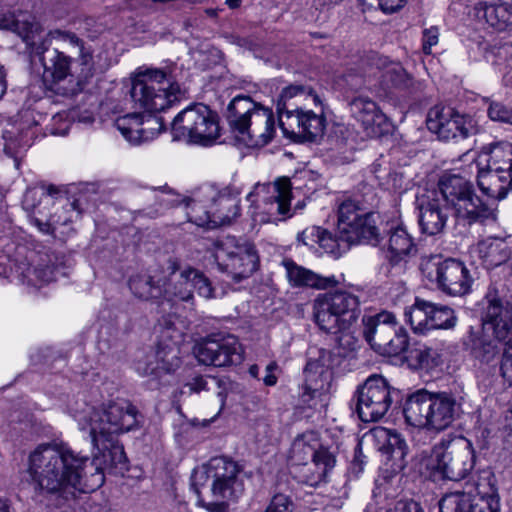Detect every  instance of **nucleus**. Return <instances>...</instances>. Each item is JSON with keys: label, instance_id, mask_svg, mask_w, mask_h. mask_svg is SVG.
Wrapping results in <instances>:
<instances>
[{"label": "nucleus", "instance_id": "nucleus-23", "mask_svg": "<svg viewBox=\"0 0 512 512\" xmlns=\"http://www.w3.org/2000/svg\"><path fill=\"white\" fill-rule=\"evenodd\" d=\"M315 107L318 111L297 108L281 113L279 126L284 136L294 141H313L321 137L326 126L321 99Z\"/></svg>", "mask_w": 512, "mask_h": 512}, {"label": "nucleus", "instance_id": "nucleus-22", "mask_svg": "<svg viewBox=\"0 0 512 512\" xmlns=\"http://www.w3.org/2000/svg\"><path fill=\"white\" fill-rule=\"evenodd\" d=\"M193 353L199 363L215 367L240 364L244 359L242 345L234 335H212L194 345Z\"/></svg>", "mask_w": 512, "mask_h": 512}, {"label": "nucleus", "instance_id": "nucleus-63", "mask_svg": "<svg viewBox=\"0 0 512 512\" xmlns=\"http://www.w3.org/2000/svg\"><path fill=\"white\" fill-rule=\"evenodd\" d=\"M80 121H83V122H86V123H90V122H92V117L91 116H86V117L80 119Z\"/></svg>", "mask_w": 512, "mask_h": 512}, {"label": "nucleus", "instance_id": "nucleus-8", "mask_svg": "<svg viewBox=\"0 0 512 512\" xmlns=\"http://www.w3.org/2000/svg\"><path fill=\"white\" fill-rule=\"evenodd\" d=\"M403 412L409 425L440 432L454 422L457 405L446 393L419 390L408 397Z\"/></svg>", "mask_w": 512, "mask_h": 512}, {"label": "nucleus", "instance_id": "nucleus-52", "mask_svg": "<svg viewBox=\"0 0 512 512\" xmlns=\"http://www.w3.org/2000/svg\"><path fill=\"white\" fill-rule=\"evenodd\" d=\"M499 495L494 486H489V496L487 503H480L477 512H499Z\"/></svg>", "mask_w": 512, "mask_h": 512}, {"label": "nucleus", "instance_id": "nucleus-33", "mask_svg": "<svg viewBox=\"0 0 512 512\" xmlns=\"http://www.w3.org/2000/svg\"><path fill=\"white\" fill-rule=\"evenodd\" d=\"M474 16L497 32L512 28V3L498 0L494 3L479 2L474 6Z\"/></svg>", "mask_w": 512, "mask_h": 512}, {"label": "nucleus", "instance_id": "nucleus-30", "mask_svg": "<svg viewBox=\"0 0 512 512\" xmlns=\"http://www.w3.org/2000/svg\"><path fill=\"white\" fill-rule=\"evenodd\" d=\"M439 195H442L440 190L428 192L417 198L419 223L422 231L428 235L442 232L448 219L447 213L441 207ZM442 200L445 201L444 198Z\"/></svg>", "mask_w": 512, "mask_h": 512}, {"label": "nucleus", "instance_id": "nucleus-62", "mask_svg": "<svg viewBox=\"0 0 512 512\" xmlns=\"http://www.w3.org/2000/svg\"><path fill=\"white\" fill-rule=\"evenodd\" d=\"M63 212H64V213H69V214H74V213H75V210H74V208H73V206H72V205H68V206H67V208H64V209H63Z\"/></svg>", "mask_w": 512, "mask_h": 512}, {"label": "nucleus", "instance_id": "nucleus-3", "mask_svg": "<svg viewBox=\"0 0 512 512\" xmlns=\"http://www.w3.org/2000/svg\"><path fill=\"white\" fill-rule=\"evenodd\" d=\"M191 485L198 504L209 512H225L244 493V480L239 465L225 457H214L196 467Z\"/></svg>", "mask_w": 512, "mask_h": 512}, {"label": "nucleus", "instance_id": "nucleus-26", "mask_svg": "<svg viewBox=\"0 0 512 512\" xmlns=\"http://www.w3.org/2000/svg\"><path fill=\"white\" fill-rule=\"evenodd\" d=\"M351 113L368 137H381L392 129L390 119L369 97H355L351 102Z\"/></svg>", "mask_w": 512, "mask_h": 512}, {"label": "nucleus", "instance_id": "nucleus-11", "mask_svg": "<svg viewBox=\"0 0 512 512\" xmlns=\"http://www.w3.org/2000/svg\"><path fill=\"white\" fill-rule=\"evenodd\" d=\"M190 222L199 227L216 228L230 224L239 215L236 198L219 195L212 187H204L185 203Z\"/></svg>", "mask_w": 512, "mask_h": 512}, {"label": "nucleus", "instance_id": "nucleus-37", "mask_svg": "<svg viewBox=\"0 0 512 512\" xmlns=\"http://www.w3.org/2000/svg\"><path fill=\"white\" fill-rule=\"evenodd\" d=\"M469 343H471L477 369L485 374H494L500 360L499 345L494 340H477L472 328H470Z\"/></svg>", "mask_w": 512, "mask_h": 512}, {"label": "nucleus", "instance_id": "nucleus-61", "mask_svg": "<svg viewBox=\"0 0 512 512\" xmlns=\"http://www.w3.org/2000/svg\"><path fill=\"white\" fill-rule=\"evenodd\" d=\"M211 209H212V202H208L207 203V207H206V211H211ZM204 211H205V209H203V208H200V207L197 208L198 214H203Z\"/></svg>", "mask_w": 512, "mask_h": 512}, {"label": "nucleus", "instance_id": "nucleus-55", "mask_svg": "<svg viewBox=\"0 0 512 512\" xmlns=\"http://www.w3.org/2000/svg\"><path fill=\"white\" fill-rule=\"evenodd\" d=\"M276 369L275 363H270L266 368V376L264 378V383L268 386H273L277 382L276 376L273 374V371Z\"/></svg>", "mask_w": 512, "mask_h": 512}, {"label": "nucleus", "instance_id": "nucleus-1", "mask_svg": "<svg viewBox=\"0 0 512 512\" xmlns=\"http://www.w3.org/2000/svg\"><path fill=\"white\" fill-rule=\"evenodd\" d=\"M79 430L87 433L93 459L75 453L67 443L38 445L29 455L28 473L35 487L47 494L73 495L92 492L104 483V472L124 465L126 455L117 436L137 425V411L127 401L97 408L84 399L68 404Z\"/></svg>", "mask_w": 512, "mask_h": 512}, {"label": "nucleus", "instance_id": "nucleus-36", "mask_svg": "<svg viewBox=\"0 0 512 512\" xmlns=\"http://www.w3.org/2000/svg\"><path fill=\"white\" fill-rule=\"evenodd\" d=\"M41 63L42 81L48 89H53L56 84L71 76L72 59L58 49L47 51L41 57Z\"/></svg>", "mask_w": 512, "mask_h": 512}, {"label": "nucleus", "instance_id": "nucleus-21", "mask_svg": "<svg viewBox=\"0 0 512 512\" xmlns=\"http://www.w3.org/2000/svg\"><path fill=\"white\" fill-rule=\"evenodd\" d=\"M428 129L442 140L465 139L479 132L475 116L460 114L451 107L435 106L427 117Z\"/></svg>", "mask_w": 512, "mask_h": 512}, {"label": "nucleus", "instance_id": "nucleus-17", "mask_svg": "<svg viewBox=\"0 0 512 512\" xmlns=\"http://www.w3.org/2000/svg\"><path fill=\"white\" fill-rule=\"evenodd\" d=\"M336 230L341 241L347 245H376L379 242L376 214L366 211L351 200L339 206Z\"/></svg>", "mask_w": 512, "mask_h": 512}, {"label": "nucleus", "instance_id": "nucleus-49", "mask_svg": "<svg viewBox=\"0 0 512 512\" xmlns=\"http://www.w3.org/2000/svg\"><path fill=\"white\" fill-rule=\"evenodd\" d=\"M265 512H292V501L284 494L275 495Z\"/></svg>", "mask_w": 512, "mask_h": 512}, {"label": "nucleus", "instance_id": "nucleus-29", "mask_svg": "<svg viewBox=\"0 0 512 512\" xmlns=\"http://www.w3.org/2000/svg\"><path fill=\"white\" fill-rule=\"evenodd\" d=\"M52 202V197L49 193L46 192L44 187H33L28 188L24 194L22 205L26 211L34 213L31 217V223L38 228V230L43 234H51L57 237V231L60 225L66 226L68 222L71 220V216L64 217L63 220L61 216L56 215L50 217L49 219H43L38 215L44 216L41 210L36 212L38 204H44L45 207L50 205Z\"/></svg>", "mask_w": 512, "mask_h": 512}, {"label": "nucleus", "instance_id": "nucleus-27", "mask_svg": "<svg viewBox=\"0 0 512 512\" xmlns=\"http://www.w3.org/2000/svg\"><path fill=\"white\" fill-rule=\"evenodd\" d=\"M115 126L124 139L134 145L155 139L163 128L161 118L137 112L117 117Z\"/></svg>", "mask_w": 512, "mask_h": 512}, {"label": "nucleus", "instance_id": "nucleus-14", "mask_svg": "<svg viewBox=\"0 0 512 512\" xmlns=\"http://www.w3.org/2000/svg\"><path fill=\"white\" fill-rule=\"evenodd\" d=\"M172 132L175 139L210 145L219 136L217 116L204 104L189 106L174 118Z\"/></svg>", "mask_w": 512, "mask_h": 512}, {"label": "nucleus", "instance_id": "nucleus-28", "mask_svg": "<svg viewBox=\"0 0 512 512\" xmlns=\"http://www.w3.org/2000/svg\"><path fill=\"white\" fill-rule=\"evenodd\" d=\"M366 78H379L383 90L408 89L412 80L398 62L390 61L385 56L372 55L364 71Z\"/></svg>", "mask_w": 512, "mask_h": 512}, {"label": "nucleus", "instance_id": "nucleus-44", "mask_svg": "<svg viewBox=\"0 0 512 512\" xmlns=\"http://www.w3.org/2000/svg\"><path fill=\"white\" fill-rule=\"evenodd\" d=\"M429 332L437 329H451L456 325L457 317L453 309L431 303Z\"/></svg>", "mask_w": 512, "mask_h": 512}, {"label": "nucleus", "instance_id": "nucleus-47", "mask_svg": "<svg viewBox=\"0 0 512 512\" xmlns=\"http://www.w3.org/2000/svg\"><path fill=\"white\" fill-rule=\"evenodd\" d=\"M3 138L5 140L4 150L11 157H14L18 153V149L26 148L31 145L29 132H24L23 129H21L17 137H14V131L6 129L3 132Z\"/></svg>", "mask_w": 512, "mask_h": 512}, {"label": "nucleus", "instance_id": "nucleus-2", "mask_svg": "<svg viewBox=\"0 0 512 512\" xmlns=\"http://www.w3.org/2000/svg\"><path fill=\"white\" fill-rule=\"evenodd\" d=\"M475 164L477 184L485 198L476 195L472 184L459 175L444 174L438 184L446 204L467 224L496 220L497 202L512 190V143L483 146Z\"/></svg>", "mask_w": 512, "mask_h": 512}, {"label": "nucleus", "instance_id": "nucleus-16", "mask_svg": "<svg viewBox=\"0 0 512 512\" xmlns=\"http://www.w3.org/2000/svg\"><path fill=\"white\" fill-rule=\"evenodd\" d=\"M60 271L48 254L29 252L13 261L8 278L29 294H35L56 281Z\"/></svg>", "mask_w": 512, "mask_h": 512}, {"label": "nucleus", "instance_id": "nucleus-42", "mask_svg": "<svg viewBox=\"0 0 512 512\" xmlns=\"http://www.w3.org/2000/svg\"><path fill=\"white\" fill-rule=\"evenodd\" d=\"M405 359L411 367L425 369L436 367L442 362L439 350L425 345L412 347Z\"/></svg>", "mask_w": 512, "mask_h": 512}, {"label": "nucleus", "instance_id": "nucleus-48", "mask_svg": "<svg viewBox=\"0 0 512 512\" xmlns=\"http://www.w3.org/2000/svg\"><path fill=\"white\" fill-rule=\"evenodd\" d=\"M487 114L492 121L512 125V108L503 103L491 102Z\"/></svg>", "mask_w": 512, "mask_h": 512}, {"label": "nucleus", "instance_id": "nucleus-59", "mask_svg": "<svg viewBox=\"0 0 512 512\" xmlns=\"http://www.w3.org/2000/svg\"><path fill=\"white\" fill-rule=\"evenodd\" d=\"M226 4H227L230 8L234 9V8L239 7V5H240V0H226Z\"/></svg>", "mask_w": 512, "mask_h": 512}, {"label": "nucleus", "instance_id": "nucleus-15", "mask_svg": "<svg viewBox=\"0 0 512 512\" xmlns=\"http://www.w3.org/2000/svg\"><path fill=\"white\" fill-rule=\"evenodd\" d=\"M213 257L220 270L235 280L250 276L257 268L258 255L252 243L225 236L213 244Z\"/></svg>", "mask_w": 512, "mask_h": 512}, {"label": "nucleus", "instance_id": "nucleus-9", "mask_svg": "<svg viewBox=\"0 0 512 512\" xmlns=\"http://www.w3.org/2000/svg\"><path fill=\"white\" fill-rule=\"evenodd\" d=\"M183 329L175 322L165 321L162 341L170 339V344L161 342L156 350L137 357L134 367L141 377L147 378L152 388H158L165 375L174 373L182 364L179 343L183 339Z\"/></svg>", "mask_w": 512, "mask_h": 512}, {"label": "nucleus", "instance_id": "nucleus-18", "mask_svg": "<svg viewBox=\"0 0 512 512\" xmlns=\"http://www.w3.org/2000/svg\"><path fill=\"white\" fill-rule=\"evenodd\" d=\"M6 0H0V29L11 30L19 35L22 40L36 54L47 51L50 45V38H61L69 41L72 45L79 46L80 40L74 35L61 31H54L46 34L41 24L30 15L15 16L5 12Z\"/></svg>", "mask_w": 512, "mask_h": 512}, {"label": "nucleus", "instance_id": "nucleus-5", "mask_svg": "<svg viewBox=\"0 0 512 512\" xmlns=\"http://www.w3.org/2000/svg\"><path fill=\"white\" fill-rule=\"evenodd\" d=\"M476 462L472 442L463 437L442 439L414 460L421 475L433 480L461 481L474 469Z\"/></svg>", "mask_w": 512, "mask_h": 512}, {"label": "nucleus", "instance_id": "nucleus-41", "mask_svg": "<svg viewBox=\"0 0 512 512\" xmlns=\"http://www.w3.org/2000/svg\"><path fill=\"white\" fill-rule=\"evenodd\" d=\"M431 303L416 299L415 303L406 309L405 318L417 334L429 333Z\"/></svg>", "mask_w": 512, "mask_h": 512}, {"label": "nucleus", "instance_id": "nucleus-25", "mask_svg": "<svg viewBox=\"0 0 512 512\" xmlns=\"http://www.w3.org/2000/svg\"><path fill=\"white\" fill-rule=\"evenodd\" d=\"M470 258L487 270L501 268L512 275V237L488 236L469 248Z\"/></svg>", "mask_w": 512, "mask_h": 512}, {"label": "nucleus", "instance_id": "nucleus-64", "mask_svg": "<svg viewBox=\"0 0 512 512\" xmlns=\"http://www.w3.org/2000/svg\"><path fill=\"white\" fill-rule=\"evenodd\" d=\"M218 396H219V398H220V402L223 404V403H224V398H225V396L223 395V393H222V392H219V393H218Z\"/></svg>", "mask_w": 512, "mask_h": 512}, {"label": "nucleus", "instance_id": "nucleus-39", "mask_svg": "<svg viewBox=\"0 0 512 512\" xmlns=\"http://www.w3.org/2000/svg\"><path fill=\"white\" fill-rule=\"evenodd\" d=\"M129 287L132 293L143 300L163 299L162 277L160 273L139 274L130 279Z\"/></svg>", "mask_w": 512, "mask_h": 512}, {"label": "nucleus", "instance_id": "nucleus-32", "mask_svg": "<svg viewBox=\"0 0 512 512\" xmlns=\"http://www.w3.org/2000/svg\"><path fill=\"white\" fill-rule=\"evenodd\" d=\"M282 266L286 272V278L292 287H305L319 290L336 287L340 279L334 275L322 276L296 264L291 259H284Z\"/></svg>", "mask_w": 512, "mask_h": 512}, {"label": "nucleus", "instance_id": "nucleus-58", "mask_svg": "<svg viewBox=\"0 0 512 512\" xmlns=\"http://www.w3.org/2000/svg\"><path fill=\"white\" fill-rule=\"evenodd\" d=\"M0 512H11L6 500L0 498Z\"/></svg>", "mask_w": 512, "mask_h": 512}, {"label": "nucleus", "instance_id": "nucleus-20", "mask_svg": "<svg viewBox=\"0 0 512 512\" xmlns=\"http://www.w3.org/2000/svg\"><path fill=\"white\" fill-rule=\"evenodd\" d=\"M484 328L492 330L498 341L505 342L500 372L503 379L512 385V302L492 301L486 311Z\"/></svg>", "mask_w": 512, "mask_h": 512}, {"label": "nucleus", "instance_id": "nucleus-19", "mask_svg": "<svg viewBox=\"0 0 512 512\" xmlns=\"http://www.w3.org/2000/svg\"><path fill=\"white\" fill-rule=\"evenodd\" d=\"M289 460L295 465H308L309 461L311 462L315 470L307 479L310 484L323 480L335 464L334 456L322 446L316 431L304 432L294 439L289 451Z\"/></svg>", "mask_w": 512, "mask_h": 512}, {"label": "nucleus", "instance_id": "nucleus-12", "mask_svg": "<svg viewBox=\"0 0 512 512\" xmlns=\"http://www.w3.org/2000/svg\"><path fill=\"white\" fill-rule=\"evenodd\" d=\"M168 270L170 277L168 282L162 283L163 299L159 302L163 311L166 310V306L173 308L182 302H190L194 290L206 299L219 296L201 271L190 266L178 269L176 262H171Z\"/></svg>", "mask_w": 512, "mask_h": 512}, {"label": "nucleus", "instance_id": "nucleus-4", "mask_svg": "<svg viewBox=\"0 0 512 512\" xmlns=\"http://www.w3.org/2000/svg\"><path fill=\"white\" fill-rule=\"evenodd\" d=\"M321 185V177L311 170H304L293 178H279L273 183L256 184L247 195L250 202L248 213L255 224L274 223L290 216L292 188L305 193L315 192Z\"/></svg>", "mask_w": 512, "mask_h": 512}, {"label": "nucleus", "instance_id": "nucleus-40", "mask_svg": "<svg viewBox=\"0 0 512 512\" xmlns=\"http://www.w3.org/2000/svg\"><path fill=\"white\" fill-rule=\"evenodd\" d=\"M414 244L411 236L403 225L391 228L387 244V258L397 263L411 253Z\"/></svg>", "mask_w": 512, "mask_h": 512}, {"label": "nucleus", "instance_id": "nucleus-51", "mask_svg": "<svg viewBox=\"0 0 512 512\" xmlns=\"http://www.w3.org/2000/svg\"><path fill=\"white\" fill-rule=\"evenodd\" d=\"M439 42V30L437 27H430L423 31L422 43L425 54H430L434 46Z\"/></svg>", "mask_w": 512, "mask_h": 512}, {"label": "nucleus", "instance_id": "nucleus-10", "mask_svg": "<svg viewBox=\"0 0 512 512\" xmlns=\"http://www.w3.org/2000/svg\"><path fill=\"white\" fill-rule=\"evenodd\" d=\"M361 315L358 296L348 291L319 294L313 301V317L329 333L350 332Z\"/></svg>", "mask_w": 512, "mask_h": 512}, {"label": "nucleus", "instance_id": "nucleus-13", "mask_svg": "<svg viewBox=\"0 0 512 512\" xmlns=\"http://www.w3.org/2000/svg\"><path fill=\"white\" fill-rule=\"evenodd\" d=\"M421 272L430 284L451 296L469 293L473 283V277L462 261L440 255L423 259Z\"/></svg>", "mask_w": 512, "mask_h": 512}, {"label": "nucleus", "instance_id": "nucleus-60", "mask_svg": "<svg viewBox=\"0 0 512 512\" xmlns=\"http://www.w3.org/2000/svg\"><path fill=\"white\" fill-rule=\"evenodd\" d=\"M258 371H259V368L257 365H252L250 368H249V373L253 376V377H256L258 375Z\"/></svg>", "mask_w": 512, "mask_h": 512}, {"label": "nucleus", "instance_id": "nucleus-46", "mask_svg": "<svg viewBox=\"0 0 512 512\" xmlns=\"http://www.w3.org/2000/svg\"><path fill=\"white\" fill-rule=\"evenodd\" d=\"M77 115L78 113L75 109L56 113L48 125L50 133L55 136L66 135Z\"/></svg>", "mask_w": 512, "mask_h": 512}, {"label": "nucleus", "instance_id": "nucleus-31", "mask_svg": "<svg viewBox=\"0 0 512 512\" xmlns=\"http://www.w3.org/2000/svg\"><path fill=\"white\" fill-rule=\"evenodd\" d=\"M370 437L376 449L393 460V471L402 470L405 467L408 447L400 433L378 426L371 430Z\"/></svg>", "mask_w": 512, "mask_h": 512}, {"label": "nucleus", "instance_id": "nucleus-53", "mask_svg": "<svg viewBox=\"0 0 512 512\" xmlns=\"http://www.w3.org/2000/svg\"><path fill=\"white\" fill-rule=\"evenodd\" d=\"M391 512H423L420 505L412 500L398 501Z\"/></svg>", "mask_w": 512, "mask_h": 512}, {"label": "nucleus", "instance_id": "nucleus-57", "mask_svg": "<svg viewBox=\"0 0 512 512\" xmlns=\"http://www.w3.org/2000/svg\"><path fill=\"white\" fill-rule=\"evenodd\" d=\"M5 91H6V85L4 82V71H3L2 74L0 75V98L4 95Z\"/></svg>", "mask_w": 512, "mask_h": 512}, {"label": "nucleus", "instance_id": "nucleus-34", "mask_svg": "<svg viewBox=\"0 0 512 512\" xmlns=\"http://www.w3.org/2000/svg\"><path fill=\"white\" fill-rule=\"evenodd\" d=\"M489 488L487 491L480 487L468 491H453L446 493L439 501L440 512H477L480 503H487Z\"/></svg>", "mask_w": 512, "mask_h": 512}, {"label": "nucleus", "instance_id": "nucleus-24", "mask_svg": "<svg viewBox=\"0 0 512 512\" xmlns=\"http://www.w3.org/2000/svg\"><path fill=\"white\" fill-rule=\"evenodd\" d=\"M391 404V389L382 376L369 377L357 391L356 411L363 422L380 420Z\"/></svg>", "mask_w": 512, "mask_h": 512}, {"label": "nucleus", "instance_id": "nucleus-54", "mask_svg": "<svg viewBox=\"0 0 512 512\" xmlns=\"http://www.w3.org/2000/svg\"><path fill=\"white\" fill-rule=\"evenodd\" d=\"M380 8L385 13H393L402 8L407 0H378Z\"/></svg>", "mask_w": 512, "mask_h": 512}, {"label": "nucleus", "instance_id": "nucleus-56", "mask_svg": "<svg viewBox=\"0 0 512 512\" xmlns=\"http://www.w3.org/2000/svg\"><path fill=\"white\" fill-rule=\"evenodd\" d=\"M206 385H207V382L203 377H196L189 384V387H190V390H192L194 392H200V391L206 389Z\"/></svg>", "mask_w": 512, "mask_h": 512}, {"label": "nucleus", "instance_id": "nucleus-50", "mask_svg": "<svg viewBox=\"0 0 512 512\" xmlns=\"http://www.w3.org/2000/svg\"><path fill=\"white\" fill-rule=\"evenodd\" d=\"M332 129V134L329 135V140L332 144H335L337 149L340 150L346 144L348 128L344 124L336 123Z\"/></svg>", "mask_w": 512, "mask_h": 512}, {"label": "nucleus", "instance_id": "nucleus-35", "mask_svg": "<svg viewBox=\"0 0 512 512\" xmlns=\"http://www.w3.org/2000/svg\"><path fill=\"white\" fill-rule=\"evenodd\" d=\"M362 321L365 340L375 352L393 334V328L398 323L395 315L389 311L366 315Z\"/></svg>", "mask_w": 512, "mask_h": 512}, {"label": "nucleus", "instance_id": "nucleus-45", "mask_svg": "<svg viewBox=\"0 0 512 512\" xmlns=\"http://www.w3.org/2000/svg\"><path fill=\"white\" fill-rule=\"evenodd\" d=\"M302 97L310 100L314 105L320 104V97L310 88H305L299 85H290L284 88L280 94L277 108L278 114L280 115L288 110L286 109V102L288 100Z\"/></svg>", "mask_w": 512, "mask_h": 512}, {"label": "nucleus", "instance_id": "nucleus-7", "mask_svg": "<svg viewBox=\"0 0 512 512\" xmlns=\"http://www.w3.org/2000/svg\"><path fill=\"white\" fill-rule=\"evenodd\" d=\"M131 98L136 107L149 113L165 111L181 98L178 83L161 69H139L132 77Z\"/></svg>", "mask_w": 512, "mask_h": 512}, {"label": "nucleus", "instance_id": "nucleus-43", "mask_svg": "<svg viewBox=\"0 0 512 512\" xmlns=\"http://www.w3.org/2000/svg\"><path fill=\"white\" fill-rule=\"evenodd\" d=\"M410 349L408 333L397 323L393 328V334L387 337L376 352L383 356H398L403 353L406 356Z\"/></svg>", "mask_w": 512, "mask_h": 512}, {"label": "nucleus", "instance_id": "nucleus-6", "mask_svg": "<svg viewBox=\"0 0 512 512\" xmlns=\"http://www.w3.org/2000/svg\"><path fill=\"white\" fill-rule=\"evenodd\" d=\"M229 123L238 142L249 148H261L276 133L275 118L270 108L249 97H235L229 105Z\"/></svg>", "mask_w": 512, "mask_h": 512}, {"label": "nucleus", "instance_id": "nucleus-38", "mask_svg": "<svg viewBox=\"0 0 512 512\" xmlns=\"http://www.w3.org/2000/svg\"><path fill=\"white\" fill-rule=\"evenodd\" d=\"M297 240L302 242L303 245L311 248H314L315 244H318L325 253L332 254L334 256L340 255L350 246L341 241L337 232L336 236H333L330 232L318 226H312L304 229L300 234H298Z\"/></svg>", "mask_w": 512, "mask_h": 512}]
</instances>
